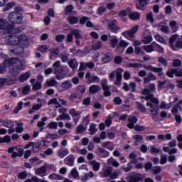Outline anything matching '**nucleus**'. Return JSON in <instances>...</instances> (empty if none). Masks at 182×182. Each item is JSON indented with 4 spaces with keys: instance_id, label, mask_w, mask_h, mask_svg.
I'll list each match as a JSON object with an SVG mask.
<instances>
[{
    "instance_id": "nucleus-14",
    "label": "nucleus",
    "mask_w": 182,
    "mask_h": 182,
    "mask_svg": "<svg viewBox=\"0 0 182 182\" xmlns=\"http://www.w3.org/2000/svg\"><path fill=\"white\" fill-rule=\"evenodd\" d=\"M108 30L114 33H117L120 31V27L117 26V21L114 19L108 23Z\"/></svg>"
},
{
    "instance_id": "nucleus-12",
    "label": "nucleus",
    "mask_w": 182,
    "mask_h": 182,
    "mask_svg": "<svg viewBox=\"0 0 182 182\" xmlns=\"http://www.w3.org/2000/svg\"><path fill=\"white\" fill-rule=\"evenodd\" d=\"M15 65H21V61L15 58L4 60L3 62V66L6 68H12Z\"/></svg>"
},
{
    "instance_id": "nucleus-33",
    "label": "nucleus",
    "mask_w": 182,
    "mask_h": 182,
    "mask_svg": "<svg viewBox=\"0 0 182 182\" xmlns=\"http://www.w3.org/2000/svg\"><path fill=\"white\" fill-rule=\"evenodd\" d=\"M139 1V5L136 4V9H141L142 8H144V6H147V4H149V0H135Z\"/></svg>"
},
{
    "instance_id": "nucleus-10",
    "label": "nucleus",
    "mask_w": 182,
    "mask_h": 182,
    "mask_svg": "<svg viewBox=\"0 0 182 182\" xmlns=\"http://www.w3.org/2000/svg\"><path fill=\"white\" fill-rule=\"evenodd\" d=\"M85 79H87L88 85H90L91 83H99V82H100V78L97 75L90 74V73H86Z\"/></svg>"
},
{
    "instance_id": "nucleus-36",
    "label": "nucleus",
    "mask_w": 182,
    "mask_h": 182,
    "mask_svg": "<svg viewBox=\"0 0 182 182\" xmlns=\"http://www.w3.org/2000/svg\"><path fill=\"white\" fill-rule=\"evenodd\" d=\"M129 18L132 21H139L140 19V13L132 12L129 14Z\"/></svg>"
},
{
    "instance_id": "nucleus-62",
    "label": "nucleus",
    "mask_w": 182,
    "mask_h": 182,
    "mask_svg": "<svg viewBox=\"0 0 182 182\" xmlns=\"http://www.w3.org/2000/svg\"><path fill=\"white\" fill-rule=\"evenodd\" d=\"M112 173V170L107 168L105 169L103 172V175H102V178H105L106 177H109V176H110V174Z\"/></svg>"
},
{
    "instance_id": "nucleus-49",
    "label": "nucleus",
    "mask_w": 182,
    "mask_h": 182,
    "mask_svg": "<svg viewBox=\"0 0 182 182\" xmlns=\"http://www.w3.org/2000/svg\"><path fill=\"white\" fill-rule=\"evenodd\" d=\"M68 22L70 25H75L77 23L79 19L76 16H70L68 18Z\"/></svg>"
},
{
    "instance_id": "nucleus-61",
    "label": "nucleus",
    "mask_w": 182,
    "mask_h": 182,
    "mask_svg": "<svg viewBox=\"0 0 182 182\" xmlns=\"http://www.w3.org/2000/svg\"><path fill=\"white\" fill-rule=\"evenodd\" d=\"M31 92V86L26 85L22 89L23 95H28Z\"/></svg>"
},
{
    "instance_id": "nucleus-55",
    "label": "nucleus",
    "mask_w": 182,
    "mask_h": 182,
    "mask_svg": "<svg viewBox=\"0 0 182 182\" xmlns=\"http://www.w3.org/2000/svg\"><path fill=\"white\" fill-rule=\"evenodd\" d=\"M104 91V96L106 97H109V96H112V92H110V87H108L107 88H102Z\"/></svg>"
},
{
    "instance_id": "nucleus-17",
    "label": "nucleus",
    "mask_w": 182,
    "mask_h": 182,
    "mask_svg": "<svg viewBox=\"0 0 182 182\" xmlns=\"http://www.w3.org/2000/svg\"><path fill=\"white\" fill-rule=\"evenodd\" d=\"M177 38H178V34H173L169 38L170 48L172 49V50H174L175 52L176 50V46L174 45V42L177 41Z\"/></svg>"
},
{
    "instance_id": "nucleus-32",
    "label": "nucleus",
    "mask_w": 182,
    "mask_h": 182,
    "mask_svg": "<svg viewBox=\"0 0 182 182\" xmlns=\"http://www.w3.org/2000/svg\"><path fill=\"white\" fill-rule=\"evenodd\" d=\"M169 26L172 29V32L176 33L178 31V26H177V21L173 20L169 22Z\"/></svg>"
},
{
    "instance_id": "nucleus-52",
    "label": "nucleus",
    "mask_w": 182,
    "mask_h": 182,
    "mask_svg": "<svg viewBox=\"0 0 182 182\" xmlns=\"http://www.w3.org/2000/svg\"><path fill=\"white\" fill-rule=\"evenodd\" d=\"M76 152L81 156H86L87 154V149L77 148Z\"/></svg>"
},
{
    "instance_id": "nucleus-6",
    "label": "nucleus",
    "mask_w": 182,
    "mask_h": 182,
    "mask_svg": "<svg viewBox=\"0 0 182 182\" xmlns=\"http://www.w3.org/2000/svg\"><path fill=\"white\" fill-rule=\"evenodd\" d=\"M8 153L11 154L13 159L23 156V148L21 146H12L8 149Z\"/></svg>"
},
{
    "instance_id": "nucleus-11",
    "label": "nucleus",
    "mask_w": 182,
    "mask_h": 182,
    "mask_svg": "<svg viewBox=\"0 0 182 182\" xmlns=\"http://www.w3.org/2000/svg\"><path fill=\"white\" fill-rule=\"evenodd\" d=\"M137 31H139V26H135L129 30L123 32L122 34L124 38H134V35L137 33Z\"/></svg>"
},
{
    "instance_id": "nucleus-26",
    "label": "nucleus",
    "mask_w": 182,
    "mask_h": 182,
    "mask_svg": "<svg viewBox=\"0 0 182 182\" xmlns=\"http://www.w3.org/2000/svg\"><path fill=\"white\" fill-rule=\"evenodd\" d=\"M157 46H159V45H157V43H153L152 45L145 46L143 48H144V50L145 52L150 53L153 52V50H154V48H157Z\"/></svg>"
},
{
    "instance_id": "nucleus-58",
    "label": "nucleus",
    "mask_w": 182,
    "mask_h": 182,
    "mask_svg": "<svg viewBox=\"0 0 182 182\" xmlns=\"http://www.w3.org/2000/svg\"><path fill=\"white\" fill-rule=\"evenodd\" d=\"M73 11V6L68 5L65 7V15H69V14H71Z\"/></svg>"
},
{
    "instance_id": "nucleus-1",
    "label": "nucleus",
    "mask_w": 182,
    "mask_h": 182,
    "mask_svg": "<svg viewBox=\"0 0 182 182\" xmlns=\"http://www.w3.org/2000/svg\"><path fill=\"white\" fill-rule=\"evenodd\" d=\"M15 32V28L14 29L13 32L9 33V36H6L5 42L8 43V45H11L13 46L21 45V46L25 47L29 45V40L28 37L25 35H19L16 36L14 33Z\"/></svg>"
},
{
    "instance_id": "nucleus-25",
    "label": "nucleus",
    "mask_w": 182,
    "mask_h": 182,
    "mask_svg": "<svg viewBox=\"0 0 182 182\" xmlns=\"http://www.w3.org/2000/svg\"><path fill=\"white\" fill-rule=\"evenodd\" d=\"M98 154L102 159H106V157H109V156H110V153L103 148L98 149Z\"/></svg>"
},
{
    "instance_id": "nucleus-59",
    "label": "nucleus",
    "mask_w": 182,
    "mask_h": 182,
    "mask_svg": "<svg viewBox=\"0 0 182 182\" xmlns=\"http://www.w3.org/2000/svg\"><path fill=\"white\" fill-rule=\"evenodd\" d=\"M63 120H68L70 121L72 120V117H70V115L68 113L65 112V114H60V117Z\"/></svg>"
},
{
    "instance_id": "nucleus-35",
    "label": "nucleus",
    "mask_w": 182,
    "mask_h": 182,
    "mask_svg": "<svg viewBox=\"0 0 182 182\" xmlns=\"http://www.w3.org/2000/svg\"><path fill=\"white\" fill-rule=\"evenodd\" d=\"M163 86H164V87H166V89H168V90L173 89L174 87V85L168 81H164V82L161 81L160 82V87H163Z\"/></svg>"
},
{
    "instance_id": "nucleus-7",
    "label": "nucleus",
    "mask_w": 182,
    "mask_h": 182,
    "mask_svg": "<svg viewBox=\"0 0 182 182\" xmlns=\"http://www.w3.org/2000/svg\"><path fill=\"white\" fill-rule=\"evenodd\" d=\"M124 72L123 69L122 68H117L115 71H113L112 73H111L109 75V79H114L115 76H116V80L114 82V85H116V86H120L121 83H122V73Z\"/></svg>"
},
{
    "instance_id": "nucleus-48",
    "label": "nucleus",
    "mask_w": 182,
    "mask_h": 182,
    "mask_svg": "<svg viewBox=\"0 0 182 182\" xmlns=\"http://www.w3.org/2000/svg\"><path fill=\"white\" fill-rule=\"evenodd\" d=\"M89 132L91 136H93V134H96V132H97V129L96 128V124H91L89 129Z\"/></svg>"
},
{
    "instance_id": "nucleus-37",
    "label": "nucleus",
    "mask_w": 182,
    "mask_h": 182,
    "mask_svg": "<svg viewBox=\"0 0 182 182\" xmlns=\"http://www.w3.org/2000/svg\"><path fill=\"white\" fill-rule=\"evenodd\" d=\"M50 105H55L56 108L62 107V105H60V103H59V101H58V99L56 98L50 99L48 102V105L50 106Z\"/></svg>"
},
{
    "instance_id": "nucleus-30",
    "label": "nucleus",
    "mask_w": 182,
    "mask_h": 182,
    "mask_svg": "<svg viewBox=\"0 0 182 182\" xmlns=\"http://www.w3.org/2000/svg\"><path fill=\"white\" fill-rule=\"evenodd\" d=\"M90 164L92 165V170L94 171H99L100 170V163L96 161V160L90 161Z\"/></svg>"
},
{
    "instance_id": "nucleus-42",
    "label": "nucleus",
    "mask_w": 182,
    "mask_h": 182,
    "mask_svg": "<svg viewBox=\"0 0 182 182\" xmlns=\"http://www.w3.org/2000/svg\"><path fill=\"white\" fill-rule=\"evenodd\" d=\"M103 46V43L100 41H98L97 43H94L92 45V49L93 50H99L100 48Z\"/></svg>"
},
{
    "instance_id": "nucleus-8",
    "label": "nucleus",
    "mask_w": 182,
    "mask_h": 182,
    "mask_svg": "<svg viewBox=\"0 0 182 182\" xmlns=\"http://www.w3.org/2000/svg\"><path fill=\"white\" fill-rule=\"evenodd\" d=\"M150 93V90L148 88H144L141 90V94L146 96L144 97L145 100H151V102H153L155 105H159V100L153 97V95H151Z\"/></svg>"
},
{
    "instance_id": "nucleus-47",
    "label": "nucleus",
    "mask_w": 182,
    "mask_h": 182,
    "mask_svg": "<svg viewBox=\"0 0 182 182\" xmlns=\"http://www.w3.org/2000/svg\"><path fill=\"white\" fill-rule=\"evenodd\" d=\"M48 178L50 180H62V176L56 173H51L49 175Z\"/></svg>"
},
{
    "instance_id": "nucleus-44",
    "label": "nucleus",
    "mask_w": 182,
    "mask_h": 182,
    "mask_svg": "<svg viewBox=\"0 0 182 182\" xmlns=\"http://www.w3.org/2000/svg\"><path fill=\"white\" fill-rule=\"evenodd\" d=\"M46 85H48L50 87L55 86V85H56V83H58V82L56 81V80H55V78L52 77L50 80H46Z\"/></svg>"
},
{
    "instance_id": "nucleus-64",
    "label": "nucleus",
    "mask_w": 182,
    "mask_h": 182,
    "mask_svg": "<svg viewBox=\"0 0 182 182\" xmlns=\"http://www.w3.org/2000/svg\"><path fill=\"white\" fill-rule=\"evenodd\" d=\"M175 47L178 49H182V39H178L176 42Z\"/></svg>"
},
{
    "instance_id": "nucleus-23",
    "label": "nucleus",
    "mask_w": 182,
    "mask_h": 182,
    "mask_svg": "<svg viewBox=\"0 0 182 182\" xmlns=\"http://www.w3.org/2000/svg\"><path fill=\"white\" fill-rule=\"evenodd\" d=\"M102 146L104 147V149H107V150H109L110 151L114 150V144L112 141L104 142L102 144Z\"/></svg>"
},
{
    "instance_id": "nucleus-45",
    "label": "nucleus",
    "mask_w": 182,
    "mask_h": 182,
    "mask_svg": "<svg viewBox=\"0 0 182 182\" xmlns=\"http://www.w3.org/2000/svg\"><path fill=\"white\" fill-rule=\"evenodd\" d=\"M181 65H182L181 60L176 58L173 60L172 66L173 68H180V66H181Z\"/></svg>"
},
{
    "instance_id": "nucleus-20",
    "label": "nucleus",
    "mask_w": 182,
    "mask_h": 182,
    "mask_svg": "<svg viewBox=\"0 0 182 182\" xmlns=\"http://www.w3.org/2000/svg\"><path fill=\"white\" fill-rule=\"evenodd\" d=\"M100 90H102V88L97 85H92L89 87V92L92 95H96V93H99Z\"/></svg>"
},
{
    "instance_id": "nucleus-18",
    "label": "nucleus",
    "mask_w": 182,
    "mask_h": 182,
    "mask_svg": "<svg viewBox=\"0 0 182 182\" xmlns=\"http://www.w3.org/2000/svg\"><path fill=\"white\" fill-rule=\"evenodd\" d=\"M21 64H15L13 67L10 68V72L11 75L14 76H18L19 75V72H21V67L19 66Z\"/></svg>"
},
{
    "instance_id": "nucleus-22",
    "label": "nucleus",
    "mask_w": 182,
    "mask_h": 182,
    "mask_svg": "<svg viewBox=\"0 0 182 182\" xmlns=\"http://www.w3.org/2000/svg\"><path fill=\"white\" fill-rule=\"evenodd\" d=\"M146 106L151 107L150 112L153 116H159V108L154 107L152 102H147Z\"/></svg>"
},
{
    "instance_id": "nucleus-43",
    "label": "nucleus",
    "mask_w": 182,
    "mask_h": 182,
    "mask_svg": "<svg viewBox=\"0 0 182 182\" xmlns=\"http://www.w3.org/2000/svg\"><path fill=\"white\" fill-rule=\"evenodd\" d=\"M70 174H71L72 177H73V178H76L77 180H79V178H80L79 177V172L77 171V170L75 168H74L71 170Z\"/></svg>"
},
{
    "instance_id": "nucleus-40",
    "label": "nucleus",
    "mask_w": 182,
    "mask_h": 182,
    "mask_svg": "<svg viewBox=\"0 0 182 182\" xmlns=\"http://www.w3.org/2000/svg\"><path fill=\"white\" fill-rule=\"evenodd\" d=\"M72 35L75 36V39H82V35H80V30L74 29L71 31Z\"/></svg>"
},
{
    "instance_id": "nucleus-4",
    "label": "nucleus",
    "mask_w": 182,
    "mask_h": 182,
    "mask_svg": "<svg viewBox=\"0 0 182 182\" xmlns=\"http://www.w3.org/2000/svg\"><path fill=\"white\" fill-rule=\"evenodd\" d=\"M85 93H86V87H85V85H79L76 91L70 95V100L72 102L76 100V99L80 100V99L83 97V95H85Z\"/></svg>"
},
{
    "instance_id": "nucleus-63",
    "label": "nucleus",
    "mask_w": 182,
    "mask_h": 182,
    "mask_svg": "<svg viewBox=\"0 0 182 182\" xmlns=\"http://www.w3.org/2000/svg\"><path fill=\"white\" fill-rule=\"evenodd\" d=\"M167 163V155H161V160H160V164H166Z\"/></svg>"
},
{
    "instance_id": "nucleus-56",
    "label": "nucleus",
    "mask_w": 182,
    "mask_h": 182,
    "mask_svg": "<svg viewBox=\"0 0 182 182\" xmlns=\"http://www.w3.org/2000/svg\"><path fill=\"white\" fill-rule=\"evenodd\" d=\"M151 41H153V37H151V36H147L143 38L142 42L145 44H147L150 43Z\"/></svg>"
},
{
    "instance_id": "nucleus-50",
    "label": "nucleus",
    "mask_w": 182,
    "mask_h": 182,
    "mask_svg": "<svg viewBox=\"0 0 182 182\" xmlns=\"http://www.w3.org/2000/svg\"><path fill=\"white\" fill-rule=\"evenodd\" d=\"M0 143H11V136L6 135L4 137H0Z\"/></svg>"
},
{
    "instance_id": "nucleus-15",
    "label": "nucleus",
    "mask_w": 182,
    "mask_h": 182,
    "mask_svg": "<svg viewBox=\"0 0 182 182\" xmlns=\"http://www.w3.org/2000/svg\"><path fill=\"white\" fill-rule=\"evenodd\" d=\"M108 36L111 48H117V45H119V38L117 36H111L110 34H109Z\"/></svg>"
},
{
    "instance_id": "nucleus-54",
    "label": "nucleus",
    "mask_w": 182,
    "mask_h": 182,
    "mask_svg": "<svg viewBox=\"0 0 182 182\" xmlns=\"http://www.w3.org/2000/svg\"><path fill=\"white\" fill-rule=\"evenodd\" d=\"M16 133H22V132H23V123L17 124V127H16Z\"/></svg>"
},
{
    "instance_id": "nucleus-34",
    "label": "nucleus",
    "mask_w": 182,
    "mask_h": 182,
    "mask_svg": "<svg viewBox=\"0 0 182 182\" xmlns=\"http://www.w3.org/2000/svg\"><path fill=\"white\" fill-rule=\"evenodd\" d=\"M69 154V149H60L58 151V156L60 157V159H63L64 157H66Z\"/></svg>"
},
{
    "instance_id": "nucleus-51",
    "label": "nucleus",
    "mask_w": 182,
    "mask_h": 182,
    "mask_svg": "<svg viewBox=\"0 0 182 182\" xmlns=\"http://www.w3.org/2000/svg\"><path fill=\"white\" fill-rule=\"evenodd\" d=\"M3 126L4 127L11 129L13 126H15V123H14V121H6L4 122Z\"/></svg>"
},
{
    "instance_id": "nucleus-38",
    "label": "nucleus",
    "mask_w": 182,
    "mask_h": 182,
    "mask_svg": "<svg viewBox=\"0 0 182 182\" xmlns=\"http://www.w3.org/2000/svg\"><path fill=\"white\" fill-rule=\"evenodd\" d=\"M30 77H31V73H29V72H26V73L21 74L19 76V81L25 82V80H28V79H29Z\"/></svg>"
},
{
    "instance_id": "nucleus-27",
    "label": "nucleus",
    "mask_w": 182,
    "mask_h": 182,
    "mask_svg": "<svg viewBox=\"0 0 182 182\" xmlns=\"http://www.w3.org/2000/svg\"><path fill=\"white\" fill-rule=\"evenodd\" d=\"M69 114H70L73 119H75V117H80L82 112L76 111L75 108H71L69 109Z\"/></svg>"
},
{
    "instance_id": "nucleus-2",
    "label": "nucleus",
    "mask_w": 182,
    "mask_h": 182,
    "mask_svg": "<svg viewBox=\"0 0 182 182\" xmlns=\"http://www.w3.org/2000/svg\"><path fill=\"white\" fill-rule=\"evenodd\" d=\"M53 70L58 80H62L66 77V74L63 73V65L60 60H57L53 64Z\"/></svg>"
},
{
    "instance_id": "nucleus-19",
    "label": "nucleus",
    "mask_w": 182,
    "mask_h": 182,
    "mask_svg": "<svg viewBox=\"0 0 182 182\" xmlns=\"http://www.w3.org/2000/svg\"><path fill=\"white\" fill-rule=\"evenodd\" d=\"M137 117L134 116L129 117L128 122L129 123L127 124V127H129V129H134V124L137 123Z\"/></svg>"
},
{
    "instance_id": "nucleus-9",
    "label": "nucleus",
    "mask_w": 182,
    "mask_h": 182,
    "mask_svg": "<svg viewBox=\"0 0 182 182\" xmlns=\"http://www.w3.org/2000/svg\"><path fill=\"white\" fill-rule=\"evenodd\" d=\"M174 75L176 77H182V70H178L177 68H171L166 72V76L171 77V79L174 77Z\"/></svg>"
},
{
    "instance_id": "nucleus-46",
    "label": "nucleus",
    "mask_w": 182,
    "mask_h": 182,
    "mask_svg": "<svg viewBox=\"0 0 182 182\" xmlns=\"http://www.w3.org/2000/svg\"><path fill=\"white\" fill-rule=\"evenodd\" d=\"M86 132V127L83 125H78L76 130V134H82V133H85Z\"/></svg>"
},
{
    "instance_id": "nucleus-16",
    "label": "nucleus",
    "mask_w": 182,
    "mask_h": 182,
    "mask_svg": "<svg viewBox=\"0 0 182 182\" xmlns=\"http://www.w3.org/2000/svg\"><path fill=\"white\" fill-rule=\"evenodd\" d=\"M64 163L66 166H69L70 167H73L75 164V155L70 154L64 159Z\"/></svg>"
},
{
    "instance_id": "nucleus-60",
    "label": "nucleus",
    "mask_w": 182,
    "mask_h": 182,
    "mask_svg": "<svg viewBox=\"0 0 182 182\" xmlns=\"http://www.w3.org/2000/svg\"><path fill=\"white\" fill-rule=\"evenodd\" d=\"M48 120V117H44L42 118V121L39 122L38 124H37V126L38 127H43V126H45L46 123L45 122H46Z\"/></svg>"
},
{
    "instance_id": "nucleus-13",
    "label": "nucleus",
    "mask_w": 182,
    "mask_h": 182,
    "mask_svg": "<svg viewBox=\"0 0 182 182\" xmlns=\"http://www.w3.org/2000/svg\"><path fill=\"white\" fill-rule=\"evenodd\" d=\"M48 167H49V165L46 163L44 164V165L40 168L35 169V174H36V176H40V177H44L45 173L48 171Z\"/></svg>"
},
{
    "instance_id": "nucleus-57",
    "label": "nucleus",
    "mask_w": 182,
    "mask_h": 182,
    "mask_svg": "<svg viewBox=\"0 0 182 182\" xmlns=\"http://www.w3.org/2000/svg\"><path fill=\"white\" fill-rule=\"evenodd\" d=\"M18 178L21 180H25L28 177V173L26 171L20 172L18 175Z\"/></svg>"
},
{
    "instance_id": "nucleus-53",
    "label": "nucleus",
    "mask_w": 182,
    "mask_h": 182,
    "mask_svg": "<svg viewBox=\"0 0 182 182\" xmlns=\"http://www.w3.org/2000/svg\"><path fill=\"white\" fill-rule=\"evenodd\" d=\"M48 129L56 130L58 129V122H51L48 125Z\"/></svg>"
},
{
    "instance_id": "nucleus-39",
    "label": "nucleus",
    "mask_w": 182,
    "mask_h": 182,
    "mask_svg": "<svg viewBox=\"0 0 182 182\" xmlns=\"http://www.w3.org/2000/svg\"><path fill=\"white\" fill-rule=\"evenodd\" d=\"M107 164H112L113 167H119V166H120V164H119V161H117V160H114L113 158L108 159Z\"/></svg>"
},
{
    "instance_id": "nucleus-3",
    "label": "nucleus",
    "mask_w": 182,
    "mask_h": 182,
    "mask_svg": "<svg viewBox=\"0 0 182 182\" xmlns=\"http://www.w3.org/2000/svg\"><path fill=\"white\" fill-rule=\"evenodd\" d=\"M15 26L9 23L6 18H0V31H4V35H8L14 32Z\"/></svg>"
},
{
    "instance_id": "nucleus-41",
    "label": "nucleus",
    "mask_w": 182,
    "mask_h": 182,
    "mask_svg": "<svg viewBox=\"0 0 182 182\" xmlns=\"http://www.w3.org/2000/svg\"><path fill=\"white\" fill-rule=\"evenodd\" d=\"M49 52L50 53L49 55L50 59H52V55L54 56H58V55H59V49L58 48H50Z\"/></svg>"
},
{
    "instance_id": "nucleus-29",
    "label": "nucleus",
    "mask_w": 182,
    "mask_h": 182,
    "mask_svg": "<svg viewBox=\"0 0 182 182\" xmlns=\"http://www.w3.org/2000/svg\"><path fill=\"white\" fill-rule=\"evenodd\" d=\"M72 81L70 80H65L61 83V87L64 90H68L72 87Z\"/></svg>"
},
{
    "instance_id": "nucleus-31",
    "label": "nucleus",
    "mask_w": 182,
    "mask_h": 182,
    "mask_svg": "<svg viewBox=\"0 0 182 182\" xmlns=\"http://www.w3.org/2000/svg\"><path fill=\"white\" fill-rule=\"evenodd\" d=\"M143 68H144V69H146V70H150L151 72H154L155 73H160V68L153 67L151 65H144Z\"/></svg>"
},
{
    "instance_id": "nucleus-21",
    "label": "nucleus",
    "mask_w": 182,
    "mask_h": 182,
    "mask_svg": "<svg viewBox=\"0 0 182 182\" xmlns=\"http://www.w3.org/2000/svg\"><path fill=\"white\" fill-rule=\"evenodd\" d=\"M102 62H103L104 63H109V62H110V60H112V54H110L109 53H104L102 54Z\"/></svg>"
},
{
    "instance_id": "nucleus-5",
    "label": "nucleus",
    "mask_w": 182,
    "mask_h": 182,
    "mask_svg": "<svg viewBox=\"0 0 182 182\" xmlns=\"http://www.w3.org/2000/svg\"><path fill=\"white\" fill-rule=\"evenodd\" d=\"M8 19L11 23H22V21H23V15L21 13L11 12L9 14Z\"/></svg>"
},
{
    "instance_id": "nucleus-24",
    "label": "nucleus",
    "mask_w": 182,
    "mask_h": 182,
    "mask_svg": "<svg viewBox=\"0 0 182 182\" xmlns=\"http://www.w3.org/2000/svg\"><path fill=\"white\" fill-rule=\"evenodd\" d=\"M68 65L72 68L73 70H76V69H77V66H79V63H77L76 59H71L68 60Z\"/></svg>"
},
{
    "instance_id": "nucleus-28",
    "label": "nucleus",
    "mask_w": 182,
    "mask_h": 182,
    "mask_svg": "<svg viewBox=\"0 0 182 182\" xmlns=\"http://www.w3.org/2000/svg\"><path fill=\"white\" fill-rule=\"evenodd\" d=\"M141 178H143V176H141V174L136 173L130 177L129 182H140Z\"/></svg>"
}]
</instances>
